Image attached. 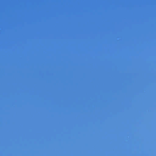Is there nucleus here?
Returning <instances> with one entry per match:
<instances>
[{
  "instance_id": "nucleus-1",
  "label": "nucleus",
  "mask_w": 156,
  "mask_h": 156,
  "mask_svg": "<svg viewBox=\"0 0 156 156\" xmlns=\"http://www.w3.org/2000/svg\"><path fill=\"white\" fill-rule=\"evenodd\" d=\"M88 12H89V4H88Z\"/></svg>"
},
{
  "instance_id": "nucleus-2",
  "label": "nucleus",
  "mask_w": 156,
  "mask_h": 156,
  "mask_svg": "<svg viewBox=\"0 0 156 156\" xmlns=\"http://www.w3.org/2000/svg\"><path fill=\"white\" fill-rule=\"evenodd\" d=\"M88 12H89V4H88Z\"/></svg>"
},
{
  "instance_id": "nucleus-3",
  "label": "nucleus",
  "mask_w": 156,
  "mask_h": 156,
  "mask_svg": "<svg viewBox=\"0 0 156 156\" xmlns=\"http://www.w3.org/2000/svg\"><path fill=\"white\" fill-rule=\"evenodd\" d=\"M88 12H89V4H88Z\"/></svg>"
},
{
  "instance_id": "nucleus-4",
  "label": "nucleus",
  "mask_w": 156,
  "mask_h": 156,
  "mask_svg": "<svg viewBox=\"0 0 156 156\" xmlns=\"http://www.w3.org/2000/svg\"><path fill=\"white\" fill-rule=\"evenodd\" d=\"M88 12H89V4H88Z\"/></svg>"
},
{
  "instance_id": "nucleus-5",
  "label": "nucleus",
  "mask_w": 156,
  "mask_h": 156,
  "mask_svg": "<svg viewBox=\"0 0 156 156\" xmlns=\"http://www.w3.org/2000/svg\"><path fill=\"white\" fill-rule=\"evenodd\" d=\"M88 12H89V4H88Z\"/></svg>"
},
{
  "instance_id": "nucleus-6",
  "label": "nucleus",
  "mask_w": 156,
  "mask_h": 156,
  "mask_svg": "<svg viewBox=\"0 0 156 156\" xmlns=\"http://www.w3.org/2000/svg\"><path fill=\"white\" fill-rule=\"evenodd\" d=\"M88 12H89V4H88Z\"/></svg>"
},
{
  "instance_id": "nucleus-7",
  "label": "nucleus",
  "mask_w": 156,
  "mask_h": 156,
  "mask_svg": "<svg viewBox=\"0 0 156 156\" xmlns=\"http://www.w3.org/2000/svg\"><path fill=\"white\" fill-rule=\"evenodd\" d=\"M88 12H89V4H88Z\"/></svg>"
},
{
  "instance_id": "nucleus-8",
  "label": "nucleus",
  "mask_w": 156,
  "mask_h": 156,
  "mask_svg": "<svg viewBox=\"0 0 156 156\" xmlns=\"http://www.w3.org/2000/svg\"><path fill=\"white\" fill-rule=\"evenodd\" d=\"M88 12H89V4H88Z\"/></svg>"
},
{
  "instance_id": "nucleus-9",
  "label": "nucleus",
  "mask_w": 156,
  "mask_h": 156,
  "mask_svg": "<svg viewBox=\"0 0 156 156\" xmlns=\"http://www.w3.org/2000/svg\"><path fill=\"white\" fill-rule=\"evenodd\" d=\"M88 12H89V4H88Z\"/></svg>"
},
{
  "instance_id": "nucleus-10",
  "label": "nucleus",
  "mask_w": 156,
  "mask_h": 156,
  "mask_svg": "<svg viewBox=\"0 0 156 156\" xmlns=\"http://www.w3.org/2000/svg\"><path fill=\"white\" fill-rule=\"evenodd\" d=\"M88 12H89V4H88Z\"/></svg>"
},
{
  "instance_id": "nucleus-11",
  "label": "nucleus",
  "mask_w": 156,
  "mask_h": 156,
  "mask_svg": "<svg viewBox=\"0 0 156 156\" xmlns=\"http://www.w3.org/2000/svg\"><path fill=\"white\" fill-rule=\"evenodd\" d=\"M88 12H89V4H88Z\"/></svg>"
},
{
  "instance_id": "nucleus-12",
  "label": "nucleus",
  "mask_w": 156,
  "mask_h": 156,
  "mask_svg": "<svg viewBox=\"0 0 156 156\" xmlns=\"http://www.w3.org/2000/svg\"><path fill=\"white\" fill-rule=\"evenodd\" d=\"M88 12H89V4H88Z\"/></svg>"
},
{
  "instance_id": "nucleus-13",
  "label": "nucleus",
  "mask_w": 156,
  "mask_h": 156,
  "mask_svg": "<svg viewBox=\"0 0 156 156\" xmlns=\"http://www.w3.org/2000/svg\"><path fill=\"white\" fill-rule=\"evenodd\" d=\"M88 12H89V4H88Z\"/></svg>"
}]
</instances>
